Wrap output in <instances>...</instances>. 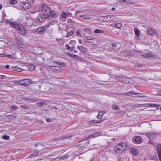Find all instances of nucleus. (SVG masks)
Masks as SVG:
<instances>
[{
    "mask_svg": "<svg viewBox=\"0 0 161 161\" xmlns=\"http://www.w3.org/2000/svg\"><path fill=\"white\" fill-rule=\"evenodd\" d=\"M79 42L80 44H81L82 43V41L81 39H79L78 41Z\"/></svg>",
    "mask_w": 161,
    "mask_h": 161,
    "instance_id": "nucleus-56",
    "label": "nucleus"
},
{
    "mask_svg": "<svg viewBox=\"0 0 161 161\" xmlns=\"http://www.w3.org/2000/svg\"><path fill=\"white\" fill-rule=\"evenodd\" d=\"M101 132H96L93 133V134L94 137L98 136L101 135Z\"/></svg>",
    "mask_w": 161,
    "mask_h": 161,
    "instance_id": "nucleus-29",
    "label": "nucleus"
},
{
    "mask_svg": "<svg viewBox=\"0 0 161 161\" xmlns=\"http://www.w3.org/2000/svg\"><path fill=\"white\" fill-rule=\"evenodd\" d=\"M10 3L11 4H15L16 3V0H11Z\"/></svg>",
    "mask_w": 161,
    "mask_h": 161,
    "instance_id": "nucleus-38",
    "label": "nucleus"
},
{
    "mask_svg": "<svg viewBox=\"0 0 161 161\" xmlns=\"http://www.w3.org/2000/svg\"><path fill=\"white\" fill-rule=\"evenodd\" d=\"M20 25V23H19L13 22L11 26L16 29H18Z\"/></svg>",
    "mask_w": 161,
    "mask_h": 161,
    "instance_id": "nucleus-17",
    "label": "nucleus"
},
{
    "mask_svg": "<svg viewBox=\"0 0 161 161\" xmlns=\"http://www.w3.org/2000/svg\"><path fill=\"white\" fill-rule=\"evenodd\" d=\"M150 107L154 108H158V105L157 104H155L153 103H150Z\"/></svg>",
    "mask_w": 161,
    "mask_h": 161,
    "instance_id": "nucleus-33",
    "label": "nucleus"
},
{
    "mask_svg": "<svg viewBox=\"0 0 161 161\" xmlns=\"http://www.w3.org/2000/svg\"><path fill=\"white\" fill-rule=\"evenodd\" d=\"M31 80L29 79H25L19 82L20 85L23 86H27L30 84Z\"/></svg>",
    "mask_w": 161,
    "mask_h": 161,
    "instance_id": "nucleus-6",
    "label": "nucleus"
},
{
    "mask_svg": "<svg viewBox=\"0 0 161 161\" xmlns=\"http://www.w3.org/2000/svg\"><path fill=\"white\" fill-rule=\"evenodd\" d=\"M44 103L43 102H42V103H38V106L39 107H43V106L44 105Z\"/></svg>",
    "mask_w": 161,
    "mask_h": 161,
    "instance_id": "nucleus-40",
    "label": "nucleus"
},
{
    "mask_svg": "<svg viewBox=\"0 0 161 161\" xmlns=\"http://www.w3.org/2000/svg\"><path fill=\"white\" fill-rule=\"evenodd\" d=\"M49 27V25H46L43 26L39 27L37 29V32L39 34H43L45 32V29Z\"/></svg>",
    "mask_w": 161,
    "mask_h": 161,
    "instance_id": "nucleus-3",
    "label": "nucleus"
},
{
    "mask_svg": "<svg viewBox=\"0 0 161 161\" xmlns=\"http://www.w3.org/2000/svg\"><path fill=\"white\" fill-rule=\"evenodd\" d=\"M67 22L68 23H71L73 22V21L71 19H69L68 20Z\"/></svg>",
    "mask_w": 161,
    "mask_h": 161,
    "instance_id": "nucleus-55",
    "label": "nucleus"
},
{
    "mask_svg": "<svg viewBox=\"0 0 161 161\" xmlns=\"http://www.w3.org/2000/svg\"><path fill=\"white\" fill-rule=\"evenodd\" d=\"M112 45L113 47H115L117 46V44L115 43H112Z\"/></svg>",
    "mask_w": 161,
    "mask_h": 161,
    "instance_id": "nucleus-54",
    "label": "nucleus"
},
{
    "mask_svg": "<svg viewBox=\"0 0 161 161\" xmlns=\"http://www.w3.org/2000/svg\"><path fill=\"white\" fill-rule=\"evenodd\" d=\"M112 108L114 109L118 110L119 109V108L116 105H113L112 106Z\"/></svg>",
    "mask_w": 161,
    "mask_h": 161,
    "instance_id": "nucleus-42",
    "label": "nucleus"
},
{
    "mask_svg": "<svg viewBox=\"0 0 161 161\" xmlns=\"http://www.w3.org/2000/svg\"><path fill=\"white\" fill-rule=\"evenodd\" d=\"M50 69L52 71L54 72H57L59 71H61L62 69L59 67L56 66H51Z\"/></svg>",
    "mask_w": 161,
    "mask_h": 161,
    "instance_id": "nucleus-12",
    "label": "nucleus"
},
{
    "mask_svg": "<svg viewBox=\"0 0 161 161\" xmlns=\"http://www.w3.org/2000/svg\"><path fill=\"white\" fill-rule=\"evenodd\" d=\"M69 137H69V136H62V138L61 139L62 140L65 139V138H68Z\"/></svg>",
    "mask_w": 161,
    "mask_h": 161,
    "instance_id": "nucleus-48",
    "label": "nucleus"
},
{
    "mask_svg": "<svg viewBox=\"0 0 161 161\" xmlns=\"http://www.w3.org/2000/svg\"><path fill=\"white\" fill-rule=\"evenodd\" d=\"M2 138L3 139L8 140L9 139V136H8L4 135L3 136Z\"/></svg>",
    "mask_w": 161,
    "mask_h": 161,
    "instance_id": "nucleus-36",
    "label": "nucleus"
},
{
    "mask_svg": "<svg viewBox=\"0 0 161 161\" xmlns=\"http://www.w3.org/2000/svg\"><path fill=\"white\" fill-rule=\"evenodd\" d=\"M17 109V107L15 105H13L11 107V109H14V110H16Z\"/></svg>",
    "mask_w": 161,
    "mask_h": 161,
    "instance_id": "nucleus-44",
    "label": "nucleus"
},
{
    "mask_svg": "<svg viewBox=\"0 0 161 161\" xmlns=\"http://www.w3.org/2000/svg\"><path fill=\"white\" fill-rule=\"evenodd\" d=\"M86 37L87 40H92L93 38V37L92 36H87Z\"/></svg>",
    "mask_w": 161,
    "mask_h": 161,
    "instance_id": "nucleus-45",
    "label": "nucleus"
},
{
    "mask_svg": "<svg viewBox=\"0 0 161 161\" xmlns=\"http://www.w3.org/2000/svg\"><path fill=\"white\" fill-rule=\"evenodd\" d=\"M103 114V112H99L97 116V118L98 119H100L102 117Z\"/></svg>",
    "mask_w": 161,
    "mask_h": 161,
    "instance_id": "nucleus-28",
    "label": "nucleus"
},
{
    "mask_svg": "<svg viewBox=\"0 0 161 161\" xmlns=\"http://www.w3.org/2000/svg\"><path fill=\"white\" fill-rule=\"evenodd\" d=\"M71 14H72L70 13H66L65 12L62 13V14H61V17L63 19L62 20V19H61V20L64 21L65 20L64 18H66L67 16H70Z\"/></svg>",
    "mask_w": 161,
    "mask_h": 161,
    "instance_id": "nucleus-13",
    "label": "nucleus"
},
{
    "mask_svg": "<svg viewBox=\"0 0 161 161\" xmlns=\"http://www.w3.org/2000/svg\"><path fill=\"white\" fill-rule=\"evenodd\" d=\"M80 11L78 10H77L76 12V14H78L80 12Z\"/></svg>",
    "mask_w": 161,
    "mask_h": 161,
    "instance_id": "nucleus-64",
    "label": "nucleus"
},
{
    "mask_svg": "<svg viewBox=\"0 0 161 161\" xmlns=\"http://www.w3.org/2000/svg\"><path fill=\"white\" fill-rule=\"evenodd\" d=\"M140 107H150V103H146L145 104H141Z\"/></svg>",
    "mask_w": 161,
    "mask_h": 161,
    "instance_id": "nucleus-30",
    "label": "nucleus"
},
{
    "mask_svg": "<svg viewBox=\"0 0 161 161\" xmlns=\"http://www.w3.org/2000/svg\"><path fill=\"white\" fill-rule=\"evenodd\" d=\"M79 17L82 19H89V17L86 15H80L79 16Z\"/></svg>",
    "mask_w": 161,
    "mask_h": 161,
    "instance_id": "nucleus-27",
    "label": "nucleus"
},
{
    "mask_svg": "<svg viewBox=\"0 0 161 161\" xmlns=\"http://www.w3.org/2000/svg\"><path fill=\"white\" fill-rule=\"evenodd\" d=\"M13 22L10 21L8 20H6L5 23L6 25H10L11 26L12 25Z\"/></svg>",
    "mask_w": 161,
    "mask_h": 161,
    "instance_id": "nucleus-32",
    "label": "nucleus"
},
{
    "mask_svg": "<svg viewBox=\"0 0 161 161\" xmlns=\"http://www.w3.org/2000/svg\"><path fill=\"white\" fill-rule=\"evenodd\" d=\"M77 48L80 50V51L83 53H86L87 50L86 48H85L84 47L82 46H78L77 47Z\"/></svg>",
    "mask_w": 161,
    "mask_h": 161,
    "instance_id": "nucleus-18",
    "label": "nucleus"
},
{
    "mask_svg": "<svg viewBox=\"0 0 161 161\" xmlns=\"http://www.w3.org/2000/svg\"><path fill=\"white\" fill-rule=\"evenodd\" d=\"M54 22L53 21V22H51L49 24V25H53L54 24Z\"/></svg>",
    "mask_w": 161,
    "mask_h": 161,
    "instance_id": "nucleus-60",
    "label": "nucleus"
},
{
    "mask_svg": "<svg viewBox=\"0 0 161 161\" xmlns=\"http://www.w3.org/2000/svg\"><path fill=\"white\" fill-rule=\"evenodd\" d=\"M35 68V67L34 65L31 64L29 65L28 67V69L30 71H32L34 70Z\"/></svg>",
    "mask_w": 161,
    "mask_h": 161,
    "instance_id": "nucleus-22",
    "label": "nucleus"
},
{
    "mask_svg": "<svg viewBox=\"0 0 161 161\" xmlns=\"http://www.w3.org/2000/svg\"><path fill=\"white\" fill-rule=\"evenodd\" d=\"M157 149L159 159L161 161V144L157 145Z\"/></svg>",
    "mask_w": 161,
    "mask_h": 161,
    "instance_id": "nucleus-11",
    "label": "nucleus"
},
{
    "mask_svg": "<svg viewBox=\"0 0 161 161\" xmlns=\"http://www.w3.org/2000/svg\"><path fill=\"white\" fill-rule=\"evenodd\" d=\"M112 27H116L117 28H120L122 26V25L121 23H114L113 24L111 25Z\"/></svg>",
    "mask_w": 161,
    "mask_h": 161,
    "instance_id": "nucleus-20",
    "label": "nucleus"
},
{
    "mask_svg": "<svg viewBox=\"0 0 161 161\" xmlns=\"http://www.w3.org/2000/svg\"><path fill=\"white\" fill-rule=\"evenodd\" d=\"M145 136L148 137L150 140H152L155 137L156 135V134L155 132H150L146 133Z\"/></svg>",
    "mask_w": 161,
    "mask_h": 161,
    "instance_id": "nucleus-7",
    "label": "nucleus"
},
{
    "mask_svg": "<svg viewBox=\"0 0 161 161\" xmlns=\"http://www.w3.org/2000/svg\"><path fill=\"white\" fill-rule=\"evenodd\" d=\"M45 19V16L42 14H40L37 17V21L39 22L43 21Z\"/></svg>",
    "mask_w": 161,
    "mask_h": 161,
    "instance_id": "nucleus-15",
    "label": "nucleus"
},
{
    "mask_svg": "<svg viewBox=\"0 0 161 161\" xmlns=\"http://www.w3.org/2000/svg\"><path fill=\"white\" fill-rule=\"evenodd\" d=\"M68 157L67 156H62L61 158H60V159H62V160H64L65 159H67L68 158Z\"/></svg>",
    "mask_w": 161,
    "mask_h": 161,
    "instance_id": "nucleus-43",
    "label": "nucleus"
},
{
    "mask_svg": "<svg viewBox=\"0 0 161 161\" xmlns=\"http://www.w3.org/2000/svg\"><path fill=\"white\" fill-rule=\"evenodd\" d=\"M20 41H18V45L21 47H23L22 45H20Z\"/></svg>",
    "mask_w": 161,
    "mask_h": 161,
    "instance_id": "nucleus-53",
    "label": "nucleus"
},
{
    "mask_svg": "<svg viewBox=\"0 0 161 161\" xmlns=\"http://www.w3.org/2000/svg\"><path fill=\"white\" fill-rule=\"evenodd\" d=\"M147 33L148 34L152 35L155 36L156 34V31L151 29H147Z\"/></svg>",
    "mask_w": 161,
    "mask_h": 161,
    "instance_id": "nucleus-14",
    "label": "nucleus"
},
{
    "mask_svg": "<svg viewBox=\"0 0 161 161\" xmlns=\"http://www.w3.org/2000/svg\"><path fill=\"white\" fill-rule=\"evenodd\" d=\"M141 56L142 57L147 59L151 57L153 58H155V56L153 54H152L150 53H145L143 54H142Z\"/></svg>",
    "mask_w": 161,
    "mask_h": 161,
    "instance_id": "nucleus-10",
    "label": "nucleus"
},
{
    "mask_svg": "<svg viewBox=\"0 0 161 161\" xmlns=\"http://www.w3.org/2000/svg\"><path fill=\"white\" fill-rule=\"evenodd\" d=\"M65 47L67 49L70 50V51H71L73 50V48L71 47L68 44L66 45Z\"/></svg>",
    "mask_w": 161,
    "mask_h": 161,
    "instance_id": "nucleus-31",
    "label": "nucleus"
},
{
    "mask_svg": "<svg viewBox=\"0 0 161 161\" xmlns=\"http://www.w3.org/2000/svg\"><path fill=\"white\" fill-rule=\"evenodd\" d=\"M103 18L105 19V21L109 22L114 21L116 19V17L115 15H108L104 16Z\"/></svg>",
    "mask_w": 161,
    "mask_h": 161,
    "instance_id": "nucleus-2",
    "label": "nucleus"
},
{
    "mask_svg": "<svg viewBox=\"0 0 161 161\" xmlns=\"http://www.w3.org/2000/svg\"><path fill=\"white\" fill-rule=\"evenodd\" d=\"M6 56V55H5L4 54H0V56L2 57H5Z\"/></svg>",
    "mask_w": 161,
    "mask_h": 161,
    "instance_id": "nucleus-61",
    "label": "nucleus"
},
{
    "mask_svg": "<svg viewBox=\"0 0 161 161\" xmlns=\"http://www.w3.org/2000/svg\"><path fill=\"white\" fill-rule=\"evenodd\" d=\"M67 54L69 56L73 58H74L78 60H80L81 59V58L79 56L72 53H67Z\"/></svg>",
    "mask_w": 161,
    "mask_h": 161,
    "instance_id": "nucleus-16",
    "label": "nucleus"
},
{
    "mask_svg": "<svg viewBox=\"0 0 161 161\" xmlns=\"http://www.w3.org/2000/svg\"><path fill=\"white\" fill-rule=\"evenodd\" d=\"M20 6L25 8H29L31 7V4L28 2H22L20 3Z\"/></svg>",
    "mask_w": 161,
    "mask_h": 161,
    "instance_id": "nucleus-8",
    "label": "nucleus"
},
{
    "mask_svg": "<svg viewBox=\"0 0 161 161\" xmlns=\"http://www.w3.org/2000/svg\"><path fill=\"white\" fill-rule=\"evenodd\" d=\"M9 66L8 65H6L5 66V68L7 69H9Z\"/></svg>",
    "mask_w": 161,
    "mask_h": 161,
    "instance_id": "nucleus-59",
    "label": "nucleus"
},
{
    "mask_svg": "<svg viewBox=\"0 0 161 161\" xmlns=\"http://www.w3.org/2000/svg\"><path fill=\"white\" fill-rule=\"evenodd\" d=\"M22 69L19 68H18L17 69H15V70H16L17 71L20 72L21 71Z\"/></svg>",
    "mask_w": 161,
    "mask_h": 161,
    "instance_id": "nucleus-50",
    "label": "nucleus"
},
{
    "mask_svg": "<svg viewBox=\"0 0 161 161\" xmlns=\"http://www.w3.org/2000/svg\"><path fill=\"white\" fill-rule=\"evenodd\" d=\"M103 32H104L103 30L99 29H96L94 31V33H103Z\"/></svg>",
    "mask_w": 161,
    "mask_h": 161,
    "instance_id": "nucleus-26",
    "label": "nucleus"
},
{
    "mask_svg": "<svg viewBox=\"0 0 161 161\" xmlns=\"http://www.w3.org/2000/svg\"><path fill=\"white\" fill-rule=\"evenodd\" d=\"M131 152L132 154L134 155H137L138 153V151L135 147L132 148L131 149Z\"/></svg>",
    "mask_w": 161,
    "mask_h": 161,
    "instance_id": "nucleus-19",
    "label": "nucleus"
},
{
    "mask_svg": "<svg viewBox=\"0 0 161 161\" xmlns=\"http://www.w3.org/2000/svg\"><path fill=\"white\" fill-rule=\"evenodd\" d=\"M42 10L44 14L47 15V13H48L50 11V8L45 4H43L41 7Z\"/></svg>",
    "mask_w": 161,
    "mask_h": 161,
    "instance_id": "nucleus-4",
    "label": "nucleus"
},
{
    "mask_svg": "<svg viewBox=\"0 0 161 161\" xmlns=\"http://www.w3.org/2000/svg\"><path fill=\"white\" fill-rule=\"evenodd\" d=\"M134 30L136 35L137 36H139L140 34L139 30L137 28H135Z\"/></svg>",
    "mask_w": 161,
    "mask_h": 161,
    "instance_id": "nucleus-25",
    "label": "nucleus"
},
{
    "mask_svg": "<svg viewBox=\"0 0 161 161\" xmlns=\"http://www.w3.org/2000/svg\"><path fill=\"white\" fill-rule=\"evenodd\" d=\"M73 34V31L72 30L70 31L67 33V34L66 35V37H69L71 36Z\"/></svg>",
    "mask_w": 161,
    "mask_h": 161,
    "instance_id": "nucleus-24",
    "label": "nucleus"
},
{
    "mask_svg": "<svg viewBox=\"0 0 161 161\" xmlns=\"http://www.w3.org/2000/svg\"><path fill=\"white\" fill-rule=\"evenodd\" d=\"M39 153V152L37 151H36V152H34V153H32L30 155V156H35V155L38 154Z\"/></svg>",
    "mask_w": 161,
    "mask_h": 161,
    "instance_id": "nucleus-37",
    "label": "nucleus"
},
{
    "mask_svg": "<svg viewBox=\"0 0 161 161\" xmlns=\"http://www.w3.org/2000/svg\"><path fill=\"white\" fill-rule=\"evenodd\" d=\"M56 15V14L54 12L51 11L50 10L48 13L47 14V16L55 17Z\"/></svg>",
    "mask_w": 161,
    "mask_h": 161,
    "instance_id": "nucleus-21",
    "label": "nucleus"
},
{
    "mask_svg": "<svg viewBox=\"0 0 161 161\" xmlns=\"http://www.w3.org/2000/svg\"><path fill=\"white\" fill-rule=\"evenodd\" d=\"M117 79L119 81H121V82H124V81L125 80V78L124 77L121 76L119 77H118Z\"/></svg>",
    "mask_w": 161,
    "mask_h": 161,
    "instance_id": "nucleus-23",
    "label": "nucleus"
},
{
    "mask_svg": "<svg viewBox=\"0 0 161 161\" xmlns=\"http://www.w3.org/2000/svg\"><path fill=\"white\" fill-rule=\"evenodd\" d=\"M89 124L90 125H93L96 124V122H95L94 120H92L89 122Z\"/></svg>",
    "mask_w": 161,
    "mask_h": 161,
    "instance_id": "nucleus-41",
    "label": "nucleus"
},
{
    "mask_svg": "<svg viewBox=\"0 0 161 161\" xmlns=\"http://www.w3.org/2000/svg\"><path fill=\"white\" fill-rule=\"evenodd\" d=\"M5 57H8L9 58H13V56L11 55H8V54H6V56H5Z\"/></svg>",
    "mask_w": 161,
    "mask_h": 161,
    "instance_id": "nucleus-46",
    "label": "nucleus"
},
{
    "mask_svg": "<svg viewBox=\"0 0 161 161\" xmlns=\"http://www.w3.org/2000/svg\"><path fill=\"white\" fill-rule=\"evenodd\" d=\"M55 62L58 65H60V66H61V64L62 63V62H57V61H55Z\"/></svg>",
    "mask_w": 161,
    "mask_h": 161,
    "instance_id": "nucleus-49",
    "label": "nucleus"
},
{
    "mask_svg": "<svg viewBox=\"0 0 161 161\" xmlns=\"http://www.w3.org/2000/svg\"><path fill=\"white\" fill-rule=\"evenodd\" d=\"M127 145L125 143L121 142L114 147V150L117 153H120L123 152L126 148Z\"/></svg>",
    "mask_w": 161,
    "mask_h": 161,
    "instance_id": "nucleus-1",
    "label": "nucleus"
},
{
    "mask_svg": "<svg viewBox=\"0 0 161 161\" xmlns=\"http://www.w3.org/2000/svg\"><path fill=\"white\" fill-rule=\"evenodd\" d=\"M133 142L136 144H139L142 142V138L139 136H134L132 139Z\"/></svg>",
    "mask_w": 161,
    "mask_h": 161,
    "instance_id": "nucleus-5",
    "label": "nucleus"
},
{
    "mask_svg": "<svg viewBox=\"0 0 161 161\" xmlns=\"http://www.w3.org/2000/svg\"><path fill=\"white\" fill-rule=\"evenodd\" d=\"M47 121L48 122H50L51 121V120L50 119H47Z\"/></svg>",
    "mask_w": 161,
    "mask_h": 161,
    "instance_id": "nucleus-62",
    "label": "nucleus"
},
{
    "mask_svg": "<svg viewBox=\"0 0 161 161\" xmlns=\"http://www.w3.org/2000/svg\"><path fill=\"white\" fill-rule=\"evenodd\" d=\"M94 121L95 122H96V124L97 123H100L102 121L101 120H99L98 121H96V120H94Z\"/></svg>",
    "mask_w": 161,
    "mask_h": 161,
    "instance_id": "nucleus-52",
    "label": "nucleus"
},
{
    "mask_svg": "<svg viewBox=\"0 0 161 161\" xmlns=\"http://www.w3.org/2000/svg\"><path fill=\"white\" fill-rule=\"evenodd\" d=\"M126 3H132V1H131L127 0V1Z\"/></svg>",
    "mask_w": 161,
    "mask_h": 161,
    "instance_id": "nucleus-57",
    "label": "nucleus"
},
{
    "mask_svg": "<svg viewBox=\"0 0 161 161\" xmlns=\"http://www.w3.org/2000/svg\"><path fill=\"white\" fill-rule=\"evenodd\" d=\"M4 76H3V75H2L1 76V77L0 78L2 79H4V78H3Z\"/></svg>",
    "mask_w": 161,
    "mask_h": 161,
    "instance_id": "nucleus-63",
    "label": "nucleus"
},
{
    "mask_svg": "<svg viewBox=\"0 0 161 161\" xmlns=\"http://www.w3.org/2000/svg\"><path fill=\"white\" fill-rule=\"evenodd\" d=\"M76 34H77V36L79 37H81V34L80 33V32L79 30H77L76 31Z\"/></svg>",
    "mask_w": 161,
    "mask_h": 161,
    "instance_id": "nucleus-35",
    "label": "nucleus"
},
{
    "mask_svg": "<svg viewBox=\"0 0 161 161\" xmlns=\"http://www.w3.org/2000/svg\"><path fill=\"white\" fill-rule=\"evenodd\" d=\"M61 66L63 67H65L66 66V64L62 62Z\"/></svg>",
    "mask_w": 161,
    "mask_h": 161,
    "instance_id": "nucleus-51",
    "label": "nucleus"
},
{
    "mask_svg": "<svg viewBox=\"0 0 161 161\" xmlns=\"http://www.w3.org/2000/svg\"><path fill=\"white\" fill-rule=\"evenodd\" d=\"M127 95H129V96H132V95H133V94H136L137 93H134V92H131V91H130V92H128L127 93Z\"/></svg>",
    "mask_w": 161,
    "mask_h": 161,
    "instance_id": "nucleus-34",
    "label": "nucleus"
},
{
    "mask_svg": "<svg viewBox=\"0 0 161 161\" xmlns=\"http://www.w3.org/2000/svg\"><path fill=\"white\" fill-rule=\"evenodd\" d=\"M92 137H94L93 134V133L92 134H91L90 136H89L88 137H87L86 140H88L89 139L92 138Z\"/></svg>",
    "mask_w": 161,
    "mask_h": 161,
    "instance_id": "nucleus-47",
    "label": "nucleus"
},
{
    "mask_svg": "<svg viewBox=\"0 0 161 161\" xmlns=\"http://www.w3.org/2000/svg\"><path fill=\"white\" fill-rule=\"evenodd\" d=\"M18 30L19 32L21 34L25 35L27 33L26 30L21 25L20 26Z\"/></svg>",
    "mask_w": 161,
    "mask_h": 161,
    "instance_id": "nucleus-9",
    "label": "nucleus"
},
{
    "mask_svg": "<svg viewBox=\"0 0 161 161\" xmlns=\"http://www.w3.org/2000/svg\"><path fill=\"white\" fill-rule=\"evenodd\" d=\"M21 108H22L24 109H27L28 108L27 107V105H20L19 106Z\"/></svg>",
    "mask_w": 161,
    "mask_h": 161,
    "instance_id": "nucleus-39",
    "label": "nucleus"
},
{
    "mask_svg": "<svg viewBox=\"0 0 161 161\" xmlns=\"http://www.w3.org/2000/svg\"><path fill=\"white\" fill-rule=\"evenodd\" d=\"M158 94L159 96H161V90L158 92Z\"/></svg>",
    "mask_w": 161,
    "mask_h": 161,
    "instance_id": "nucleus-58",
    "label": "nucleus"
}]
</instances>
